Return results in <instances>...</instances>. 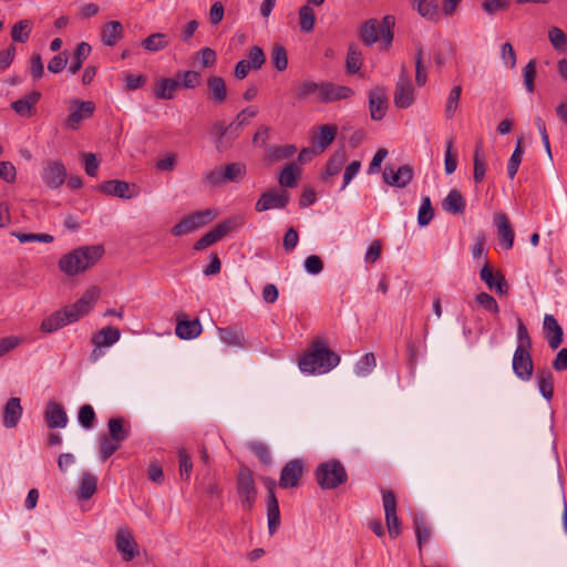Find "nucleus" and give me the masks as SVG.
<instances>
[{
    "label": "nucleus",
    "instance_id": "nucleus-1",
    "mask_svg": "<svg viewBox=\"0 0 567 567\" xmlns=\"http://www.w3.org/2000/svg\"><path fill=\"white\" fill-rule=\"evenodd\" d=\"M103 254L104 248L101 245L76 248L60 258L59 269L69 277L76 276L94 266Z\"/></svg>",
    "mask_w": 567,
    "mask_h": 567
},
{
    "label": "nucleus",
    "instance_id": "nucleus-2",
    "mask_svg": "<svg viewBox=\"0 0 567 567\" xmlns=\"http://www.w3.org/2000/svg\"><path fill=\"white\" fill-rule=\"evenodd\" d=\"M339 362L340 357L318 340L313 342L312 350L299 360V368L308 373H326Z\"/></svg>",
    "mask_w": 567,
    "mask_h": 567
},
{
    "label": "nucleus",
    "instance_id": "nucleus-3",
    "mask_svg": "<svg viewBox=\"0 0 567 567\" xmlns=\"http://www.w3.org/2000/svg\"><path fill=\"white\" fill-rule=\"evenodd\" d=\"M315 477L322 489H333L348 481V473L339 460H330L318 465Z\"/></svg>",
    "mask_w": 567,
    "mask_h": 567
},
{
    "label": "nucleus",
    "instance_id": "nucleus-4",
    "mask_svg": "<svg viewBox=\"0 0 567 567\" xmlns=\"http://www.w3.org/2000/svg\"><path fill=\"white\" fill-rule=\"evenodd\" d=\"M237 494L244 509L250 512L257 497V489L252 472L249 467L243 466L237 475Z\"/></svg>",
    "mask_w": 567,
    "mask_h": 567
},
{
    "label": "nucleus",
    "instance_id": "nucleus-5",
    "mask_svg": "<svg viewBox=\"0 0 567 567\" xmlns=\"http://www.w3.org/2000/svg\"><path fill=\"white\" fill-rule=\"evenodd\" d=\"M244 224V218L240 216H235L219 223L204 236H202L195 244V250H204L205 248L214 245L221 238H224L229 231L236 229L237 227Z\"/></svg>",
    "mask_w": 567,
    "mask_h": 567
},
{
    "label": "nucleus",
    "instance_id": "nucleus-6",
    "mask_svg": "<svg viewBox=\"0 0 567 567\" xmlns=\"http://www.w3.org/2000/svg\"><path fill=\"white\" fill-rule=\"evenodd\" d=\"M246 175V166L241 163H231L224 169H214L205 175V183L217 186L227 182H238Z\"/></svg>",
    "mask_w": 567,
    "mask_h": 567
},
{
    "label": "nucleus",
    "instance_id": "nucleus-7",
    "mask_svg": "<svg viewBox=\"0 0 567 567\" xmlns=\"http://www.w3.org/2000/svg\"><path fill=\"white\" fill-rule=\"evenodd\" d=\"M214 216L215 213L212 209L196 212L173 226L171 233L176 237L184 236L203 227L209 220H212Z\"/></svg>",
    "mask_w": 567,
    "mask_h": 567
},
{
    "label": "nucleus",
    "instance_id": "nucleus-8",
    "mask_svg": "<svg viewBox=\"0 0 567 567\" xmlns=\"http://www.w3.org/2000/svg\"><path fill=\"white\" fill-rule=\"evenodd\" d=\"M96 189L105 195L115 196L123 199H131L140 194V188L135 184L125 181L111 179L97 185Z\"/></svg>",
    "mask_w": 567,
    "mask_h": 567
},
{
    "label": "nucleus",
    "instance_id": "nucleus-9",
    "mask_svg": "<svg viewBox=\"0 0 567 567\" xmlns=\"http://www.w3.org/2000/svg\"><path fill=\"white\" fill-rule=\"evenodd\" d=\"M289 200L290 196L287 190L271 188L261 194L259 199L256 202L255 209L258 213L274 208L284 209L288 205Z\"/></svg>",
    "mask_w": 567,
    "mask_h": 567
},
{
    "label": "nucleus",
    "instance_id": "nucleus-10",
    "mask_svg": "<svg viewBox=\"0 0 567 567\" xmlns=\"http://www.w3.org/2000/svg\"><path fill=\"white\" fill-rule=\"evenodd\" d=\"M382 501L385 513V523L391 537L401 534V525L396 515V498L392 491L382 489Z\"/></svg>",
    "mask_w": 567,
    "mask_h": 567
},
{
    "label": "nucleus",
    "instance_id": "nucleus-11",
    "mask_svg": "<svg viewBox=\"0 0 567 567\" xmlns=\"http://www.w3.org/2000/svg\"><path fill=\"white\" fill-rule=\"evenodd\" d=\"M71 113L65 120V126L73 131L80 127L82 121L90 118L94 111L95 104L92 101H79L74 100L70 106Z\"/></svg>",
    "mask_w": 567,
    "mask_h": 567
},
{
    "label": "nucleus",
    "instance_id": "nucleus-12",
    "mask_svg": "<svg viewBox=\"0 0 567 567\" xmlns=\"http://www.w3.org/2000/svg\"><path fill=\"white\" fill-rule=\"evenodd\" d=\"M513 371L522 381H529L534 372V363L529 350L516 348L513 355Z\"/></svg>",
    "mask_w": 567,
    "mask_h": 567
},
{
    "label": "nucleus",
    "instance_id": "nucleus-13",
    "mask_svg": "<svg viewBox=\"0 0 567 567\" xmlns=\"http://www.w3.org/2000/svg\"><path fill=\"white\" fill-rule=\"evenodd\" d=\"M100 289L93 286L89 288L76 302L71 306H66V309L71 310L73 316H75L74 322L86 316L93 309L100 298Z\"/></svg>",
    "mask_w": 567,
    "mask_h": 567
},
{
    "label": "nucleus",
    "instance_id": "nucleus-14",
    "mask_svg": "<svg viewBox=\"0 0 567 567\" xmlns=\"http://www.w3.org/2000/svg\"><path fill=\"white\" fill-rule=\"evenodd\" d=\"M369 111L373 121H381L388 111L389 100L385 90L381 86H375L368 93Z\"/></svg>",
    "mask_w": 567,
    "mask_h": 567
},
{
    "label": "nucleus",
    "instance_id": "nucleus-15",
    "mask_svg": "<svg viewBox=\"0 0 567 567\" xmlns=\"http://www.w3.org/2000/svg\"><path fill=\"white\" fill-rule=\"evenodd\" d=\"M265 483L269 493L267 502L268 529L269 534L274 535L280 525L279 504L274 492L276 482L272 478H266Z\"/></svg>",
    "mask_w": 567,
    "mask_h": 567
},
{
    "label": "nucleus",
    "instance_id": "nucleus-16",
    "mask_svg": "<svg viewBox=\"0 0 567 567\" xmlns=\"http://www.w3.org/2000/svg\"><path fill=\"white\" fill-rule=\"evenodd\" d=\"M74 318L75 316H73L71 310L64 307L44 318L41 322L40 330L44 333H52L66 324L73 323Z\"/></svg>",
    "mask_w": 567,
    "mask_h": 567
},
{
    "label": "nucleus",
    "instance_id": "nucleus-17",
    "mask_svg": "<svg viewBox=\"0 0 567 567\" xmlns=\"http://www.w3.org/2000/svg\"><path fill=\"white\" fill-rule=\"evenodd\" d=\"M303 472V462L291 460L282 467L279 478V485L282 488H292L299 485Z\"/></svg>",
    "mask_w": 567,
    "mask_h": 567
},
{
    "label": "nucleus",
    "instance_id": "nucleus-18",
    "mask_svg": "<svg viewBox=\"0 0 567 567\" xmlns=\"http://www.w3.org/2000/svg\"><path fill=\"white\" fill-rule=\"evenodd\" d=\"M66 178V168L60 161H50L43 169L44 183L50 188H59Z\"/></svg>",
    "mask_w": 567,
    "mask_h": 567
},
{
    "label": "nucleus",
    "instance_id": "nucleus-19",
    "mask_svg": "<svg viewBox=\"0 0 567 567\" xmlns=\"http://www.w3.org/2000/svg\"><path fill=\"white\" fill-rule=\"evenodd\" d=\"M413 175V168L410 165H402L398 171L386 167L382 174L384 183L399 188H403L410 184Z\"/></svg>",
    "mask_w": 567,
    "mask_h": 567
},
{
    "label": "nucleus",
    "instance_id": "nucleus-20",
    "mask_svg": "<svg viewBox=\"0 0 567 567\" xmlns=\"http://www.w3.org/2000/svg\"><path fill=\"white\" fill-rule=\"evenodd\" d=\"M354 94L353 90L349 86L334 84L332 82H323L321 99L319 103L328 104L341 100H347Z\"/></svg>",
    "mask_w": 567,
    "mask_h": 567
},
{
    "label": "nucleus",
    "instance_id": "nucleus-21",
    "mask_svg": "<svg viewBox=\"0 0 567 567\" xmlns=\"http://www.w3.org/2000/svg\"><path fill=\"white\" fill-rule=\"evenodd\" d=\"M480 278L489 289H495L497 293L506 295L508 292V285L504 275L499 271L494 274L488 264H485L481 269Z\"/></svg>",
    "mask_w": 567,
    "mask_h": 567
},
{
    "label": "nucleus",
    "instance_id": "nucleus-22",
    "mask_svg": "<svg viewBox=\"0 0 567 567\" xmlns=\"http://www.w3.org/2000/svg\"><path fill=\"white\" fill-rule=\"evenodd\" d=\"M115 546L125 561H131L138 554L136 542L127 529L117 530Z\"/></svg>",
    "mask_w": 567,
    "mask_h": 567
},
{
    "label": "nucleus",
    "instance_id": "nucleus-23",
    "mask_svg": "<svg viewBox=\"0 0 567 567\" xmlns=\"http://www.w3.org/2000/svg\"><path fill=\"white\" fill-rule=\"evenodd\" d=\"M393 101L399 109H406L413 103V86L408 78L401 76L398 81Z\"/></svg>",
    "mask_w": 567,
    "mask_h": 567
},
{
    "label": "nucleus",
    "instance_id": "nucleus-24",
    "mask_svg": "<svg viewBox=\"0 0 567 567\" xmlns=\"http://www.w3.org/2000/svg\"><path fill=\"white\" fill-rule=\"evenodd\" d=\"M544 332L548 346L551 349H557L563 343L564 332L558 321L553 315H545L544 317Z\"/></svg>",
    "mask_w": 567,
    "mask_h": 567
},
{
    "label": "nucleus",
    "instance_id": "nucleus-25",
    "mask_svg": "<svg viewBox=\"0 0 567 567\" xmlns=\"http://www.w3.org/2000/svg\"><path fill=\"white\" fill-rule=\"evenodd\" d=\"M495 224L497 226V237L504 249H511L514 245V230L509 224L507 216L503 213L495 215Z\"/></svg>",
    "mask_w": 567,
    "mask_h": 567
},
{
    "label": "nucleus",
    "instance_id": "nucleus-26",
    "mask_svg": "<svg viewBox=\"0 0 567 567\" xmlns=\"http://www.w3.org/2000/svg\"><path fill=\"white\" fill-rule=\"evenodd\" d=\"M41 99V93L32 91L25 96L12 102V110L22 117H31L35 112V105Z\"/></svg>",
    "mask_w": 567,
    "mask_h": 567
},
{
    "label": "nucleus",
    "instance_id": "nucleus-27",
    "mask_svg": "<svg viewBox=\"0 0 567 567\" xmlns=\"http://www.w3.org/2000/svg\"><path fill=\"white\" fill-rule=\"evenodd\" d=\"M44 419L50 429L64 427L68 423V415L63 406L50 401L44 411Z\"/></svg>",
    "mask_w": 567,
    "mask_h": 567
},
{
    "label": "nucleus",
    "instance_id": "nucleus-28",
    "mask_svg": "<svg viewBox=\"0 0 567 567\" xmlns=\"http://www.w3.org/2000/svg\"><path fill=\"white\" fill-rule=\"evenodd\" d=\"M322 86L323 82L317 83L310 80H306L296 87V99L299 102L312 100L319 103V99H321Z\"/></svg>",
    "mask_w": 567,
    "mask_h": 567
},
{
    "label": "nucleus",
    "instance_id": "nucleus-29",
    "mask_svg": "<svg viewBox=\"0 0 567 567\" xmlns=\"http://www.w3.org/2000/svg\"><path fill=\"white\" fill-rule=\"evenodd\" d=\"M124 35L120 21H110L102 27L101 40L107 47H114Z\"/></svg>",
    "mask_w": 567,
    "mask_h": 567
},
{
    "label": "nucleus",
    "instance_id": "nucleus-30",
    "mask_svg": "<svg viewBox=\"0 0 567 567\" xmlns=\"http://www.w3.org/2000/svg\"><path fill=\"white\" fill-rule=\"evenodd\" d=\"M465 206V199L458 189H451L442 202L443 210L452 215L463 214Z\"/></svg>",
    "mask_w": 567,
    "mask_h": 567
},
{
    "label": "nucleus",
    "instance_id": "nucleus-31",
    "mask_svg": "<svg viewBox=\"0 0 567 567\" xmlns=\"http://www.w3.org/2000/svg\"><path fill=\"white\" fill-rule=\"evenodd\" d=\"M209 96L216 104H223L227 97L225 80L219 75H210L207 79Z\"/></svg>",
    "mask_w": 567,
    "mask_h": 567
},
{
    "label": "nucleus",
    "instance_id": "nucleus-32",
    "mask_svg": "<svg viewBox=\"0 0 567 567\" xmlns=\"http://www.w3.org/2000/svg\"><path fill=\"white\" fill-rule=\"evenodd\" d=\"M22 415V406L19 398H10L3 411V424L6 427L17 426Z\"/></svg>",
    "mask_w": 567,
    "mask_h": 567
},
{
    "label": "nucleus",
    "instance_id": "nucleus-33",
    "mask_svg": "<svg viewBox=\"0 0 567 567\" xmlns=\"http://www.w3.org/2000/svg\"><path fill=\"white\" fill-rule=\"evenodd\" d=\"M121 331L115 327H104L92 337L96 347H111L120 340Z\"/></svg>",
    "mask_w": 567,
    "mask_h": 567
},
{
    "label": "nucleus",
    "instance_id": "nucleus-34",
    "mask_svg": "<svg viewBox=\"0 0 567 567\" xmlns=\"http://www.w3.org/2000/svg\"><path fill=\"white\" fill-rule=\"evenodd\" d=\"M202 324L198 319L179 320L176 324V336L184 340H190L202 333Z\"/></svg>",
    "mask_w": 567,
    "mask_h": 567
},
{
    "label": "nucleus",
    "instance_id": "nucleus-35",
    "mask_svg": "<svg viewBox=\"0 0 567 567\" xmlns=\"http://www.w3.org/2000/svg\"><path fill=\"white\" fill-rule=\"evenodd\" d=\"M300 176L301 168L295 162H291L282 168L278 176V182L281 187L293 188L297 186Z\"/></svg>",
    "mask_w": 567,
    "mask_h": 567
},
{
    "label": "nucleus",
    "instance_id": "nucleus-36",
    "mask_svg": "<svg viewBox=\"0 0 567 567\" xmlns=\"http://www.w3.org/2000/svg\"><path fill=\"white\" fill-rule=\"evenodd\" d=\"M537 385L540 394L547 400H551L554 395V375L549 369H540L537 371Z\"/></svg>",
    "mask_w": 567,
    "mask_h": 567
},
{
    "label": "nucleus",
    "instance_id": "nucleus-37",
    "mask_svg": "<svg viewBox=\"0 0 567 567\" xmlns=\"http://www.w3.org/2000/svg\"><path fill=\"white\" fill-rule=\"evenodd\" d=\"M379 27L380 22L377 19H370L361 27L360 38L367 47H372L381 39Z\"/></svg>",
    "mask_w": 567,
    "mask_h": 567
},
{
    "label": "nucleus",
    "instance_id": "nucleus-38",
    "mask_svg": "<svg viewBox=\"0 0 567 567\" xmlns=\"http://www.w3.org/2000/svg\"><path fill=\"white\" fill-rule=\"evenodd\" d=\"M413 8L419 14L430 21H437L440 18L437 0H412Z\"/></svg>",
    "mask_w": 567,
    "mask_h": 567
},
{
    "label": "nucleus",
    "instance_id": "nucleus-39",
    "mask_svg": "<svg viewBox=\"0 0 567 567\" xmlns=\"http://www.w3.org/2000/svg\"><path fill=\"white\" fill-rule=\"evenodd\" d=\"M179 87V81L175 79H161L156 83L154 95L158 100H172L176 90Z\"/></svg>",
    "mask_w": 567,
    "mask_h": 567
},
{
    "label": "nucleus",
    "instance_id": "nucleus-40",
    "mask_svg": "<svg viewBox=\"0 0 567 567\" xmlns=\"http://www.w3.org/2000/svg\"><path fill=\"white\" fill-rule=\"evenodd\" d=\"M33 23L29 19H22L16 22L11 28V39L13 42L27 43L30 39Z\"/></svg>",
    "mask_w": 567,
    "mask_h": 567
},
{
    "label": "nucleus",
    "instance_id": "nucleus-41",
    "mask_svg": "<svg viewBox=\"0 0 567 567\" xmlns=\"http://www.w3.org/2000/svg\"><path fill=\"white\" fill-rule=\"evenodd\" d=\"M219 338L230 347H245L244 333L235 327L218 328Z\"/></svg>",
    "mask_w": 567,
    "mask_h": 567
},
{
    "label": "nucleus",
    "instance_id": "nucleus-42",
    "mask_svg": "<svg viewBox=\"0 0 567 567\" xmlns=\"http://www.w3.org/2000/svg\"><path fill=\"white\" fill-rule=\"evenodd\" d=\"M168 35L162 32L150 34L142 41V47L148 52H158L168 47Z\"/></svg>",
    "mask_w": 567,
    "mask_h": 567
},
{
    "label": "nucleus",
    "instance_id": "nucleus-43",
    "mask_svg": "<svg viewBox=\"0 0 567 567\" xmlns=\"http://www.w3.org/2000/svg\"><path fill=\"white\" fill-rule=\"evenodd\" d=\"M347 159L344 150H338L333 153L330 159L327 162L326 172L322 175L323 181L340 173L342 166Z\"/></svg>",
    "mask_w": 567,
    "mask_h": 567
},
{
    "label": "nucleus",
    "instance_id": "nucleus-44",
    "mask_svg": "<svg viewBox=\"0 0 567 567\" xmlns=\"http://www.w3.org/2000/svg\"><path fill=\"white\" fill-rule=\"evenodd\" d=\"M109 437L122 443L130 434V430L125 427V421L122 417H111L107 422Z\"/></svg>",
    "mask_w": 567,
    "mask_h": 567
},
{
    "label": "nucleus",
    "instance_id": "nucleus-45",
    "mask_svg": "<svg viewBox=\"0 0 567 567\" xmlns=\"http://www.w3.org/2000/svg\"><path fill=\"white\" fill-rule=\"evenodd\" d=\"M523 144H524V137L520 136L517 138L514 152L508 161L507 175L511 179H513L515 177V175L517 174V171L519 168V165L522 163L523 154H524Z\"/></svg>",
    "mask_w": 567,
    "mask_h": 567
},
{
    "label": "nucleus",
    "instance_id": "nucleus-46",
    "mask_svg": "<svg viewBox=\"0 0 567 567\" xmlns=\"http://www.w3.org/2000/svg\"><path fill=\"white\" fill-rule=\"evenodd\" d=\"M97 480L94 475L90 473H84L82 475L79 488H78V498L79 499H89L96 492Z\"/></svg>",
    "mask_w": 567,
    "mask_h": 567
},
{
    "label": "nucleus",
    "instance_id": "nucleus-47",
    "mask_svg": "<svg viewBox=\"0 0 567 567\" xmlns=\"http://www.w3.org/2000/svg\"><path fill=\"white\" fill-rule=\"evenodd\" d=\"M91 45L86 42H81L76 45L72 63L69 68L71 74H75L82 68L83 61L87 59L91 53Z\"/></svg>",
    "mask_w": 567,
    "mask_h": 567
},
{
    "label": "nucleus",
    "instance_id": "nucleus-48",
    "mask_svg": "<svg viewBox=\"0 0 567 567\" xmlns=\"http://www.w3.org/2000/svg\"><path fill=\"white\" fill-rule=\"evenodd\" d=\"M297 148L293 145L271 146L268 150L267 161L269 163L279 162L291 157Z\"/></svg>",
    "mask_w": 567,
    "mask_h": 567
},
{
    "label": "nucleus",
    "instance_id": "nucleus-49",
    "mask_svg": "<svg viewBox=\"0 0 567 567\" xmlns=\"http://www.w3.org/2000/svg\"><path fill=\"white\" fill-rule=\"evenodd\" d=\"M179 81V86L184 89H195L200 84V73L197 71H183L176 74V79Z\"/></svg>",
    "mask_w": 567,
    "mask_h": 567
},
{
    "label": "nucleus",
    "instance_id": "nucleus-50",
    "mask_svg": "<svg viewBox=\"0 0 567 567\" xmlns=\"http://www.w3.org/2000/svg\"><path fill=\"white\" fill-rule=\"evenodd\" d=\"M485 172H486L485 157L482 152V146L478 145L474 153V172H473V178L476 184L481 183L484 179Z\"/></svg>",
    "mask_w": 567,
    "mask_h": 567
},
{
    "label": "nucleus",
    "instance_id": "nucleus-51",
    "mask_svg": "<svg viewBox=\"0 0 567 567\" xmlns=\"http://www.w3.org/2000/svg\"><path fill=\"white\" fill-rule=\"evenodd\" d=\"M362 65L361 52L355 45H350L347 54L346 66L347 72L354 74L359 72Z\"/></svg>",
    "mask_w": 567,
    "mask_h": 567
},
{
    "label": "nucleus",
    "instance_id": "nucleus-52",
    "mask_svg": "<svg viewBox=\"0 0 567 567\" xmlns=\"http://www.w3.org/2000/svg\"><path fill=\"white\" fill-rule=\"evenodd\" d=\"M462 94V86L455 85L451 91L445 104V117L452 118L458 107V102Z\"/></svg>",
    "mask_w": 567,
    "mask_h": 567
},
{
    "label": "nucleus",
    "instance_id": "nucleus-53",
    "mask_svg": "<svg viewBox=\"0 0 567 567\" xmlns=\"http://www.w3.org/2000/svg\"><path fill=\"white\" fill-rule=\"evenodd\" d=\"M271 62L274 66L282 72L288 66V55L287 50L284 45L276 43L271 51Z\"/></svg>",
    "mask_w": 567,
    "mask_h": 567
},
{
    "label": "nucleus",
    "instance_id": "nucleus-54",
    "mask_svg": "<svg viewBox=\"0 0 567 567\" xmlns=\"http://www.w3.org/2000/svg\"><path fill=\"white\" fill-rule=\"evenodd\" d=\"M315 11L309 4L302 6L299 9V21L300 29L302 32H310L313 30L315 25Z\"/></svg>",
    "mask_w": 567,
    "mask_h": 567
},
{
    "label": "nucleus",
    "instance_id": "nucleus-55",
    "mask_svg": "<svg viewBox=\"0 0 567 567\" xmlns=\"http://www.w3.org/2000/svg\"><path fill=\"white\" fill-rule=\"evenodd\" d=\"M337 134V127L334 125H322L320 126V133L317 137V145L323 151L334 140Z\"/></svg>",
    "mask_w": 567,
    "mask_h": 567
},
{
    "label": "nucleus",
    "instance_id": "nucleus-56",
    "mask_svg": "<svg viewBox=\"0 0 567 567\" xmlns=\"http://www.w3.org/2000/svg\"><path fill=\"white\" fill-rule=\"evenodd\" d=\"M394 23L395 21L393 16H385L380 23V34L384 47H389L393 41L394 34L392 29Z\"/></svg>",
    "mask_w": 567,
    "mask_h": 567
},
{
    "label": "nucleus",
    "instance_id": "nucleus-57",
    "mask_svg": "<svg viewBox=\"0 0 567 567\" xmlns=\"http://www.w3.org/2000/svg\"><path fill=\"white\" fill-rule=\"evenodd\" d=\"M121 443L114 441L107 435H102L100 439V454L103 461H106L110 456H112L118 449Z\"/></svg>",
    "mask_w": 567,
    "mask_h": 567
},
{
    "label": "nucleus",
    "instance_id": "nucleus-58",
    "mask_svg": "<svg viewBox=\"0 0 567 567\" xmlns=\"http://www.w3.org/2000/svg\"><path fill=\"white\" fill-rule=\"evenodd\" d=\"M213 134L216 136V148L223 152L229 147V137H227V126L217 122L213 126Z\"/></svg>",
    "mask_w": 567,
    "mask_h": 567
},
{
    "label": "nucleus",
    "instance_id": "nucleus-59",
    "mask_svg": "<svg viewBox=\"0 0 567 567\" xmlns=\"http://www.w3.org/2000/svg\"><path fill=\"white\" fill-rule=\"evenodd\" d=\"M434 216L430 197L425 196L422 198V204L417 214V223L420 226H426L430 224Z\"/></svg>",
    "mask_w": 567,
    "mask_h": 567
},
{
    "label": "nucleus",
    "instance_id": "nucleus-60",
    "mask_svg": "<svg viewBox=\"0 0 567 567\" xmlns=\"http://www.w3.org/2000/svg\"><path fill=\"white\" fill-rule=\"evenodd\" d=\"M11 235L16 237L21 244L31 243V241H40V243H52L53 236L49 234H29L21 231H12Z\"/></svg>",
    "mask_w": 567,
    "mask_h": 567
},
{
    "label": "nucleus",
    "instance_id": "nucleus-61",
    "mask_svg": "<svg viewBox=\"0 0 567 567\" xmlns=\"http://www.w3.org/2000/svg\"><path fill=\"white\" fill-rule=\"evenodd\" d=\"M179 475L183 480H189L193 470L190 456L184 449L178 450Z\"/></svg>",
    "mask_w": 567,
    "mask_h": 567
},
{
    "label": "nucleus",
    "instance_id": "nucleus-62",
    "mask_svg": "<svg viewBox=\"0 0 567 567\" xmlns=\"http://www.w3.org/2000/svg\"><path fill=\"white\" fill-rule=\"evenodd\" d=\"M248 449L255 453V455L265 464H269L271 461V454L268 446L258 441H252L248 444Z\"/></svg>",
    "mask_w": 567,
    "mask_h": 567
},
{
    "label": "nucleus",
    "instance_id": "nucleus-63",
    "mask_svg": "<svg viewBox=\"0 0 567 567\" xmlns=\"http://www.w3.org/2000/svg\"><path fill=\"white\" fill-rule=\"evenodd\" d=\"M548 39L556 50H564L567 44V35L558 27H551L548 31Z\"/></svg>",
    "mask_w": 567,
    "mask_h": 567
},
{
    "label": "nucleus",
    "instance_id": "nucleus-64",
    "mask_svg": "<svg viewBox=\"0 0 567 567\" xmlns=\"http://www.w3.org/2000/svg\"><path fill=\"white\" fill-rule=\"evenodd\" d=\"M79 422L84 429H92L95 422V412L90 404H84L79 410Z\"/></svg>",
    "mask_w": 567,
    "mask_h": 567
}]
</instances>
